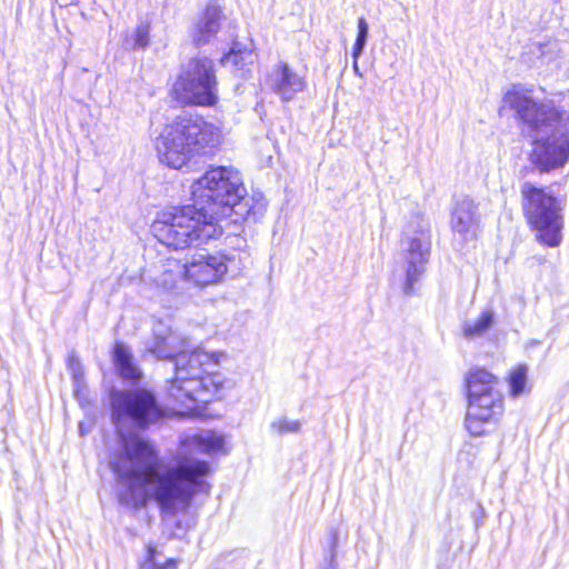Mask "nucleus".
<instances>
[{"label": "nucleus", "instance_id": "f257e3e1", "mask_svg": "<svg viewBox=\"0 0 569 569\" xmlns=\"http://www.w3.org/2000/svg\"><path fill=\"white\" fill-rule=\"evenodd\" d=\"M111 403L122 440L121 449L110 459L120 501L127 507L140 508L153 499L166 517L186 512L197 492L209 491L206 478L212 468L198 455L226 453L223 436L208 430L186 437L180 441L174 463L163 466L151 442L139 435H126L127 423L144 427L161 417L153 395L146 390L114 392Z\"/></svg>", "mask_w": 569, "mask_h": 569}, {"label": "nucleus", "instance_id": "f03ea898", "mask_svg": "<svg viewBox=\"0 0 569 569\" xmlns=\"http://www.w3.org/2000/svg\"><path fill=\"white\" fill-rule=\"evenodd\" d=\"M190 193L193 204L164 209L151 224L152 234L168 248L183 250L218 238V221L231 213L246 188L233 167H213L191 183Z\"/></svg>", "mask_w": 569, "mask_h": 569}, {"label": "nucleus", "instance_id": "7ed1b4c3", "mask_svg": "<svg viewBox=\"0 0 569 569\" xmlns=\"http://www.w3.org/2000/svg\"><path fill=\"white\" fill-rule=\"evenodd\" d=\"M189 343L177 331L163 322L153 328V341L148 351L158 359H174V377L167 387V403L173 410L184 415L176 407L187 412L214 400L222 399L231 389V382L216 368L224 357L223 352H208L196 349L187 352Z\"/></svg>", "mask_w": 569, "mask_h": 569}, {"label": "nucleus", "instance_id": "20e7f679", "mask_svg": "<svg viewBox=\"0 0 569 569\" xmlns=\"http://www.w3.org/2000/svg\"><path fill=\"white\" fill-rule=\"evenodd\" d=\"M502 102L535 131L531 162L541 171L563 167L569 158V114L558 112L551 102L537 103L519 87L508 90Z\"/></svg>", "mask_w": 569, "mask_h": 569}, {"label": "nucleus", "instance_id": "39448f33", "mask_svg": "<svg viewBox=\"0 0 569 569\" xmlns=\"http://www.w3.org/2000/svg\"><path fill=\"white\" fill-rule=\"evenodd\" d=\"M222 140V128L218 122L208 121L201 116L184 114L163 128L156 147L162 163L181 169L190 161L193 151H211Z\"/></svg>", "mask_w": 569, "mask_h": 569}, {"label": "nucleus", "instance_id": "423d86ee", "mask_svg": "<svg viewBox=\"0 0 569 569\" xmlns=\"http://www.w3.org/2000/svg\"><path fill=\"white\" fill-rule=\"evenodd\" d=\"M521 194L525 216L536 240L547 247H558L562 241L566 200L530 182L522 184Z\"/></svg>", "mask_w": 569, "mask_h": 569}, {"label": "nucleus", "instance_id": "0eeeda50", "mask_svg": "<svg viewBox=\"0 0 569 569\" xmlns=\"http://www.w3.org/2000/svg\"><path fill=\"white\" fill-rule=\"evenodd\" d=\"M172 94L181 104L214 106L219 97L213 61L207 57L189 60L172 86Z\"/></svg>", "mask_w": 569, "mask_h": 569}, {"label": "nucleus", "instance_id": "6e6552de", "mask_svg": "<svg viewBox=\"0 0 569 569\" xmlns=\"http://www.w3.org/2000/svg\"><path fill=\"white\" fill-rule=\"evenodd\" d=\"M401 247L407 264L405 290L409 293L422 273L430 251V224L421 213L409 218L402 232Z\"/></svg>", "mask_w": 569, "mask_h": 569}, {"label": "nucleus", "instance_id": "1a4fd4ad", "mask_svg": "<svg viewBox=\"0 0 569 569\" xmlns=\"http://www.w3.org/2000/svg\"><path fill=\"white\" fill-rule=\"evenodd\" d=\"M467 400L466 429L472 437H481L498 423L503 413L502 393L489 392Z\"/></svg>", "mask_w": 569, "mask_h": 569}, {"label": "nucleus", "instance_id": "9d476101", "mask_svg": "<svg viewBox=\"0 0 569 569\" xmlns=\"http://www.w3.org/2000/svg\"><path fill=\"white\" fill-rule=\"evenodd\" d=\"M227 272V261L221 254L197 252L184 262L186 280L199 288L221 282Z\"/></svg>", "mask_w": 569, "mask_h": 569}, {"label": "nucleus", "instance_id": "9b49d317", "mask_svg": "<svg viewBox=\"0 0 569 569\" xmlns=\"http://www.w3.org/2000/svg\"><path fill=\"white\" fill-rule=\"evenodd\" d=\"M481 216L478 204L469 197H459L450 208L449 226L453 239L467 243L477 239L480 232Z\"/></svg>", "mask_w": 569, "mask_h": 569}, {"label": "nucleus", "instance_id": "f8f14e48", "mask_svg": "<svg viewBox=\"0 0 569 569\" xmlns=\"http://www.w3.org/2000/svg\"><path fill=\"white\" fill-rule=\"evenodd\" d=\"M268 86L282 101L292 100L307 88V80L287 62L279 61L268 76Z\"/></svg>", "mask_w": 569, "mask_h": 569}, {"label": "nucleus", "instance_id": "ddd939ff", "mask_svg": "<svg viewBox=\"0 0 569 569\" xmlns=\"http://www.w3.org/2000/svg\"><path fill=\"white\" fill-rule=\"evenodd\" d=\"M151 279L156 287L167 292H177L182 289L184 278V263L174 258L166 259L154 267Z\"/></svg>", "mask_w": 569, "mask_h": 569}, {"label": "nucleus", "instance_id": "4468645a", "mask_svg": "<svg viewBox=\"0 0 569 569\" xmlns=\"http://www.w3.org/2000/svg\"><path fill=\"white\" fill-rule=\"evenodd\" d=\"M465 382L467 399L483 397L489 392H501L498 377L483 368H471L466 375Z\"/></svg>", "mask_w": 569, "mask_h": 569}, {"label": "nucleus", "instance_id": "2eb2a0df", "mask_svg": "<svg viewBox=\"0 0 569 569\" xmlns=\"http://www.w3.org/2000/svg\"><path fill=\"white\" fill-rule=\"evenodd\" d=\"M222 10L216 4L207 6L203 16L194 24L191 37L196 44L203 46L216 36L220 29Z\"/></svg>", "mask_w": 569, "mask_h": 569}, {"label": "nucleus", "instance_id": "dca6fc26", "mask_svg": "<svg viewBox=\"0 0 569 569\" xmlns=\"http://www.w3.org/2000/svg\"><path fill=\"white\" fill-rule=\"evenodd\" d=\"M256 54L249 49H232L221 58V64L239 76H244L254 63Z\"/></svg>", "mask_w": 569, "mask_h": 569}, {"label": "nucleus", "instance_id": "f3484780", "mask_svg": "<svg viewBox=\"0 0 569 569\" xmlns=\"http://www.w3.org/2000/svg\"><path fill=\"white\" fill-rule=\"evenodd\" d=\"M114 363L123 379L137 380L140 378V370L133 365L129 349L122 343H117L114 347Z\"/></svg>", "mask_w": 569, "mask_h": 569}, {"label": "nucleus", "instance_id": "a211bd4d", "mask_svg": "<svg viewBox=\"0 0 569 569\" xmlns=\"http://www.w3.org/2000/svg\"><path fill=\"white\" fill-rule=\"evenodd\" d=\"M493 313L491 310H485L479 318L467 321L463 325V335L468 339H472L483 335L492 325Z\"/></svg>", "mask_w": 569, "mask_h": 569}, {"label": "nucleus", "instance_id": "6ab92c4d", "mask_svg": "<svg viewBox=\"0 0 569 569\" xmlns=\"http://www.w3.org/2000/svg\"><path fill=\"white\" fill-rule=\"evenodd\" d=\"M150 26L146 22H140L134 31L127 36L124 46L130 49H144L149 43Z\"/></svg>", "mask_w": 569, "mask_h": 569}, {"label": "nucleus", "instance_id": "aec40b11", "mask_svg": "<svg viewBox=\"0 0 569 569\" xmlns=\"http://www.w3.org/2000/svg\"><path fill=\"white\" fill-rule=\"evenodd\" d=\"M528 369L523 365L515 367L509 375L510 392L518 397L526 391Z\"/></svg>", "mask_w": 569, "mask_h": 569}, {"label": "nucleus", "instance_id": "412c9836", "mask_svg": "<svg viewBox=\"0 0 569 569\" xmlns=\"http://www.w3.org/2000/svg\"><path fill=\"white\" fill-rule=\"evenodd\" d=\"M270 430L278 436L298 433L301 430V422L281 417L270 423Z\"/></svg>", "mask_w": 569, "mask_h": 569}, {"label": "nucleus", "instance_id": "4be33fe9", "mask_svg": "<svg viewBox=\"0 0 569 569\" xmlns=\"http://www.w3.org/2000/svg\"><path fill=\"white\" fill-rule=\"evenodd\" d=\"M369 27L363 17L358 19V34L352 48V58L359 59L368 39Z\"/></svg>", "mask_w": 569, "mask_h": 569}, {"label": "nucleus", "instance_id": "5701e85b", "mask_svg": "<svg viewBox=\"0 0 569 569\" xmlns=\"http://www.w3.org/2000/svg\"><path fill=\"white\" fill-rule=\"evenodd\" d=\"M68 368L73 377L76 386L79 387L83 380V371H82L81 362L77 356H74V355L69 356Z\"/></svg>", "mask_w": 569, "mask_h": 569}, {"label": "nucleus", "instance_id": "b1692460", "mask_svg": "<svg viewBox=\"0 0 569 569\" xmlns=\"http://www.w3.org/2000/svg\"><path fill=\"white\" fill-rule=\"evenodd\" d=\"M147 562L150 563L148 569H177V561L174 559H169L162 565L156 563V549L152 547L148 549Z\"/></svg>", "mask_w": 569, "mask_h": 569}, {"label": "nucleus", "instance_id": "393cba45", "mask_svg": "<svg viewBox=\"0 0 569 569\" xmlns=\"http://www.w3.org/2000/svg\"><path fill=\"white\" fill-rule=\"evenodd\" d=\"M352 69H353V72L361 77V72H360V69H359V66H358V59L353 58V66H352Z\"/></svg>", "mask_w": 569, "mask_h": 569}]
</instances>
